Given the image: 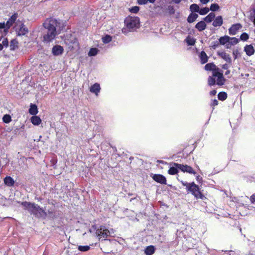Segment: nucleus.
Returning a JSON list of instances; mask_svg holds the SVG:
<instances>
[{
	"label": "nucleus",
	"instance_id": "59",
	"mask_svg": "<svg viewBox=\"0 0 255 255\" xmlns=\"http://www.w3.org/2000/svg\"><path fill=\"white\" fill-rule=\"evenodd\" d=\"M194 253L196 254V255H202V254H200L199 252H198V254L196 253V251H194Z\"/></svg>",
	"mask_w": 255,
	"mask_h": 255
},
{
	"label": "nucleus",
	"instance_id": "17",
	"mask_svg": "<svg viewBox=\"0 0 255 255\" xmlns=\"http://www.w3.org/2000/svg\"><path fill=\"white\" fill-rule=\"evenodd\" d=\"M17 17L16 14H14L11 16V17L6 21L7 24V29H9L12 24L15 22Z\"/></svg>",
	"mask_w": 255,
	"mask_h": 255
},
{
	"label": "nucleus",
	"instance_id": "3",
	"mask_svg": "<svg viewBox=\"0 0 255 255\" xmlns=\"http://www.w3.org/2000/svg\"><path fill=\"white\" fill-rule=\"evenodd\" d=\"M125 23L126 28L122 29V32L126 34L128 32L136 30L139 27V19L137 17L128 16L125 18Z\"/></svg>",
	"mask_w": 255,
	"mask_h": 255
},
{
	"label": "nucleus",
	"instance_id": "39",
	"mask_svg": "<svg viewBox=\"0 0 255 255\" xmlns=\"http://www.w3.org/2000/svg\"><path fill=\"white\" fill-rule=\"evenodd\" d=\"M139 10V7L137 6H132L129 9V10L130 12L133 13H136L138 12Z\"/></svg>",
	"mask_w": 255,
	"mask_h": 255
},
{
	"label": "nucleus",
	"instance_id": "43",
	"mask_svg": "<svg viewBox=\"0 0 255 255\" xmlns=\"http://www.w3.org/2000/svg\"><path fill=\"white\" fill-rule=\"evenodd\" d=\"M185 41L188 46H191V36L190 35L187 36Z\"/></svg>",
	"mask_w": 255,
	"mask_h": 255
},
{
	"label": "nucleus",
	"instance_id": "19",
	"mask_svg": "<svg viewBox=\"0 0 255 255\" xmlns=\"http://www.w3.org/2000/svg\"><path fill=\"white\" fill-rule=\"evenodd\" d=\"M38 108L35 104H30L29 113L31 115H36L38 113Z\"/></svg>",
	"mask_w": 255,
	"mask_h": 255
},
{
	"label": "nucleus",
	"instance_id": "47",
	"mask_svg": "<svg viewBox=\"0 0 255 255\" xmlns=\"http://www.w3.org/2000/svg\"><path fill=\"white\" fill-rule=\"evenodd\" d=\"M148 0H137V3L139 5L145 4L147 3Z\"/></svg>",
	"mask_w": 255,
	"mask_h": 255
},
{
	"label": "nucleus",
	"instance_id": "46",
	"mask_svg": "<svg viewBox=\"0 0 255 255\" xmlns=\"http://www.w3.org/2000/svg\"><path fill=\"white\" fill-rule=\"evenodd\" d=\"M168 9L170 14L174 13L175 10H174V7L173 6H171V5L168 6Z\"/></svg>",
	"mask_w": 255,
	"mask_h": 255
},
{
	"label": "nucleus",
	"instance_id": "23",
	"mask_svg": "<svg viewBox=\"0 0 255 255\" xmlns=\"http://www.w3.org/2000/svg\"><path fill=\"white\" fill-rule=\"evenodd\" d=\"M230 39V37L227 35H225L224 36L221 37L219 38V42L220 44L221 45H227L229 43V40Z\"/></svg>",
	"mask_w": 255,
	"mask_h": 255
},
{
	"label": "nucleus",
	"instance_id": "25",
	"mask_svg": "<svg viewBox=\"0 0 255 255\" xmlns=\"http://www.w3.org/2000/svg\"><path fill=\"white\" fill-rule=\"evenodd\" d=\"M239 42V39L236 37H230L229 43L226 45L227 48L230 47L231 45H234L237 44Z\"/></svg>",
	"mask_w": 255,
	"mask_h": 255
},
{
	"label": "nucleus",
	"instance_id": "7",
	"mask_svg": "<svg viewBox=\"0 0 255 255\" xmlns=\"http://www.w3.org/2000/svg\"><path fill=\"white\" fill-rule=\"evenodd\" d=\"M151 177L157 183L161 184H166V179L165 177L160 174H152Z\"/></svg>",
	"mask_w": 255,
	"mask_h": 255
},
{
	"label": "nucleus",
	"instance_id": "29",
	"mask_svg": "<svg viewBox=\"0 0 255 255\" xmlns=\"http://www.w3.org/2000/svg\"><path fill=\"white\" fill-rule=\"evenodd\" d=\"M99 51V50L96 48H91L89 52L88 55L89 56H96Z\"/></svg>",
	"mask_w": 255,
	"mask_h": 255
},
{
	"label": "nucleus",
	"instance_id": "33",
	"mask_svg": "<svg viewBox=\"0 0 255 255\" xmlns=\"http://www.w3.org/2000/svg\"><path fill=\"white\" fill-rule=\"evenodd\" d=\"M215 77L209 76L208 79V84L209 86H212L216 84Z\"/></svg>",
	"mask_w": 255,
	"mask_h": 255
},
{
	"label": "nucleus",
	"instance_id": "2",
	"mask_svg": "<svg viewBox=\"0 0 255 255\" xmlns=\"http://www.w3.org/2000/svg\"><path fill=\"white\" fill-rule=\"evenodd\" d=\"M23 207V209L27 210L31 215L38 218H45L47 216L46 212L39 205L34 203L24 201L18 202Z\"/></svg>",
	"mask_w": 255,
	"mask_h": 255
},
{
	"label": "nucleus",
	"instance_id": "38",
	"mask_svg": "<svg viewBox=\"0 0 255 255\" xmlns=\"http://www.w3.org/2000/svg\"><path fill=\"white\" fill-rule=\"evenodd\" d=\"M249 36L246 32H244L241 35L240 39L242 41H247L249 39Z\"/></svg>",
	"mask_w": 255,
	"mask_h": 255
},
{
	"label": "nucleus",
	"instance_id": "58",
	"mask_svg": "<svg viewBox=\"0 0 255 255\" xmlns=\"http://www.w3.org/2000/svg\"><path fill=\"white\" fill-rule=\"evenodd\" d=\"M3 48V46L0 43V51H1Z\"/></svg>",
	"mask_w": 255,
	"mask_h": 255
},
{
	"label": "nucleus",
	"instance_id": "53",
	"mask_svg": "<svg viewBox=\"0 0 255 255\" xmlns=\"http://www.w3.org/2000/svg\"><path fill=\"white\" fill-rule=\"evenodd\" d=\"M187 21L191 23V12L189 14L188 18H187Z\"/></svg>",
	"mask_w": 255,
	"mask_h": 255
},
{
	"label": "nucleus",
	"instance_id": "27",
	"mask_svg": "<svg viewBox=\"0 0 255 255\" xmlns=\"http://www.w3.org/2000/svg\"><path fill=\"white\" fill-rule=\"evenodd\" d=\"M18 42L15 39H12L10 42V49L11 50H14L18 48Z\"/></svg>",
	"mask_w": 255,
	"mask_h": 255
},
{
	"label": "nucleus",
	"instance_id": "62",
	"mask_svg": "<svg viewBox=\"0 0 255 255\" xmlns=\"http://www.w3.org/2000/svg\"><path fill=\"white\" fill-rule=\"evenodd\" d=\"M195 42V40H193V39H192V45H194V44Z\"/></svg>",
	"mask_w": 255,
	"mask_h": 255
},
{
	"label": "nucleus",
	"instance_id": "54",
	"mask_svg": "<svg viewBox=\"0 0 255 255\" xmlns=\"http://www.w3.org/2000/svg\"><path fill=\"white\" fill-rule=\"evenodd\" d=\"M222 68L224 69L227 70L229 68V66L227 64H225L222 66Z\"/></svg>",
	"mask_w": 255,
	"mask_h": 255
},
{
	"label": "nucleus",
	"instance_id": "34",
	"mask_svg": "<svg viewBox=\"0 0 255 255\" xmlns=\"http://www.w3.org/2000/svg\"><path fill=\"white\" fill-rule=\"evenodd\" d=\"M90 249L89 246H78V249L80 252H87L89 251Z\"/></svg>",
	"mask_w": 255,
	"mask_h": 255
},
{
	"label": "nucleus",
	"instance_id": "41",
	"mask_svg": "<svg viewBox=\"0 0 255 255\" xmlns=\"http://www.w3.org/2000/svg\"><path fill=\"white\" fill-rule=\"evenodd\" d=\"M220 44V43L219 41V42L217 41H213L212 42L211 46L212 48L215 49L217 47H218L219 46Z\"/></svg>",
	"mask_w": 255,
	"mask_h": 255
},
{
	"label": "nucleus",
	"instance_id": "10",
	"mask_svg": "<svg viewBox=\"0 0 255 255\" xmlns=\"http://www.w3.org/2000/svg\"><path fill=\"white\" fill-rule=\"evenodd\" d=\"M217 55L225 60L227 62L231 63L232 62V59L229 54L225 51H218Z\"/></svg>",
	"mask_w": 255,
	"mask_h": 255
},
{
	"label": "nucleus",
	"instance_id": "36",
	"mask_svg": "<svg viewBox=\"0 0 255 255\" xmlns=\"http://www.w3.org/2000/svg\"><path fill=\"white\" fill-rule=\"evenodd\" d=\"M219 6L217 3H213L211 5L210 10H211L212 11H216L219 9Z\"/></svg>",
	"mask_w": 255,
	"mask_h": 255
},
{
	"label": "nucleus",
	"instance_id": "22",
	"mask_svg": "<svg viewBox=\"0 0 255 255\" xmlns=\"http://www.w3.org/2000/svg\"><path fill=\"white\" fill-rule=\"evenodd\" d=\"M155 248L153 246H149L144 249V254L146 255H152L155 252Z\"/></svg>",
	"mask_w": 255,
	"mask_h": 255
},
{
	"label": "nucleus",
	"instance_id": "16",
	"mask_svg": "<svg viewBox=\"0 0 255 255\" xmlns=\"http://www.w3.org/2000/svg\"><path fill=\"white\" fill-rule=\"evenodd\" d=\"M28 32L27 28L23 23H22L17 31L18 36H22L25 35Z\"/></svg>",
	"mask_w": 255,
	"mask_h": 255
},
{
	"label": "nucleus",
	"instance_id": "9",
	"mask_svg": "<svg viewBox=\"0 0 255 255\" xmlns=\"http://www.w3.org/2000/svg\"><path fill=\"white\" fill-rule=\"evenodd\" d=\"M64 49L62 46L59 45L54 46L52 49V53L54 56H59L63 53Z\"/></svg>",
	"mask_w": 255,
	"mask_h": 255
},
{
	"label": "nucleus",
	"instance_id": "42",
	"mask_svg": "<svg viewBox=\"0 0 255 255\" xmlns=\"http://www.w3.org/2000/svg\"><path fill=\"white\" fill-rule=\"evenodd\" d=\"M200 10L199 6L197 4H192V11L199 12Z\"/></svg>",
	"mask_w": 255,
	"mask_h": 255
},
{
	"label": "nucleus",
	"instance_id": "8",
	"mask_svg": "<svg viewBox=\"0 0 255 255\" xmlns=\"http://www.w3.org/2000/svg\"><path fill=\"white\" fill-rule=\"evenodd\" d=\"M242 27L240 23L233 24L229 29V33L230 35H234L237 34L238 31Z\"/></svg>",
	"mask_w": 255,
	"mask_h": 255
},
{
	"label": "nucleus",
	"instance_id": "51",
	"mask_svg": "<svg viewBox=\"0 0 255 255\" xmlns=\"http://www.w3.org/2000/svg\"><path fill=\"white\" fill-rule=\"evenodd\" d=\"M251 201L252 203L255 202V194H253L251 197Z\"/></svg>",
	"mask_w": 255,
	"mask_h": 255
},
{
	"label": "nucleus",
	"instance_id": "28",
	"mask_svg": "<svg viewBox=\"0 0 255 255\" xmlns=\"http://www.w3.org/2000/svg\"><path fill=\"white\" fill-rule=\"evenodd\" d=\"M215 17V14L213 12H211L205 17L204 20L207 22H210L214 19Z\"/></svg>",
	"mask_w": 255,
	"mask_h": 255
},
{
	"label": "nucleus",
	"instance_id": "57",
	"mask_svg": "<svg viewBox=\"0 0 255 255\" xmlns=\"http://www.w3.org/2000/svg\"><path fill=\"white\" fill-rule=\"evenodd\" d=\"M155 0H148V2L153 3L155 2Z\"/></svg>",
	"mask_w": 255,
	"mask_h": 255
},
{
	"label": "nucleus",
	"instance_id": "63",
	"mask_svg": "<svg viewBox=\"0 0 255 255\" xmlns=\"http://www.w3.org/2000/svg\"><path fill=\"white\" fill-rule=\"evenodd\" d=\"M253 22H254V24H255V17L253 20Z\"/></svg>",
	"mask_w": 255,
	"mask_h": 255
},
{
	"label": "nucleus",
	"instance_id": "35",
	"mask_svg": "<svg viewBox=\"0 0 255 255\" xmlns=\"http://www.w3.org/2000/svg\"><path fill=\"white\" fill-rule=\"evenodd\" d=\"M183 185L186 186V190L188 191V192H191V183H188L186 181L182 182Z\"/></svg>",
	"mask_w": 255,
	"mask_h": 255
},
{
	"label": "nucleus",
	"instance_id": "13",
	"mask_svg": "<svg viewBox=\"0 0 255 255\" xmlns=\"http://www.w3.org/2000/svg\"><path fill=\"white\" fill-rule=\"evenodd\" d=\"M244 51L248 56H251L255 53V50L253 45L250 44L246 45L245 46Z\"/></svg>",
	"mask_w": 255,
	"mask_h": 255
},
{
	"label": "nucleus",
	"instance_id": "21",
	"mask_svg": "<svg viewBox=\"0 0 255 255\" xmlns=\"http://www.w3.org/2000/svg\"><path fill=\"white\" fill-rule=\"evenodd\" d=\"M199 58L200 59L201 63L202 64L207 63L208 60V57L207 56L206 53L203 51L200 53L199 55Z\"/></svg>",
	"mask_w": 255,
	"mask_h": 255
},
{
	"label": "nucleus",
	"instance_id": "50",
	"mask_svg": "<svg viewBox=\"0 0 255 255\" xmlns=\"http://www.w3.org/2000/svg\"><path fill=\"white\" fill-rule=\"evenodd\" d=\"M198 17V14L192 13V21H194Z\"/></svg>",
	"mask_w": 255,
	"mask_h": 255
},
{
	"label": "nucleus",
	"instance_id": "55",
	"mask_svg": "<svg viewBox=\"0 0 255 255\" xmlns=\"http://www.w3.org/2000/svg\"><path fill=\"white\" fill-rule=\"evenodd\" d=\"M209 0H200V2L202 4H206V3H207L209 1Z\"/></svg>",
	"mask_w": 255,
	"mask_h": 255
},
{
	"label": "nucleus",
	"instance_id": "31",
	"mask_svg": "<svg viewBox=\"0 0 255 255\" xmlns=\"http://www.w3.org/2000/svg\"><path fill=\"white\" fill-rule=\"evenodd\" d=\"M218 98L219 100L224 101L227 98V94L224 92H220L218 95Z\"/></svg>",
	"mask_w": 255,
	"mask_h": 255
},
{
	"label": "nucleus",
	"instance_id": "6",
	"mask_svg": "<svg viewBox=\"0 0 255 255\" xmlns=\"http://www.w3.org/2000/svg\"><path fill=\"white\" fill-rule=\"evenodd\" d=\"M192 194L194 195L197 199H204L205 198L198 185H196L193 182H192Z\"/></svg>",
	"mask_w": 255,
	"mask_h": 255
},
{
	"label": "nucleus",
	"instance_id": "14",
	"mask_svg": "<svg viewBox=\"0 0 255 255\" xmlns=\"http://www.w3.org/2000/svg\"><path fill=\"white\" fill-rule=\"evenodd\" d=\"M4 183L5 185L8 187L13 186L15 181L14 179L9 176H6L3 179Z\"/></svg>",
	"mask_w": 255,
	"mask_h": 255
},
{
	"label": "nucleus",
	"instance_id": "26",
	"mask_svg": "<svg viewBox=\"0 0 255 255\" xmlns=\"http://www.w3.org/2000/svg\"><path fill=\"white\" fill-rule=\"evenodd\" d=\"M206 24L204 21H201L197 23L195 27L199 31H202L206 28Z\"/></svg>",
	"mask_w": 255,
	"mask_h": 255
},
{
	"label": "nucleus",
	"instance_id": "44",
	"mask_svg": "<svg viewBox=\"0 0 255 255\" xmlns=\"http://www.w3.org/2000/svg\"><path fill=\"white\" fill-rule=\"evenodd\" d=\"M11 2L14 3H19L23 4L24 3V0H11Z\"/></svg>",
	"mask_w": 255,
	"mask_h": 255
},
{
	"label": "nucleus",
	"instance_id": "15",
	"mask_svg": "<svg viewBox=\"0 0 255 255\" xmlns=\"http://www.w3.org/2000/svg\"><path fill=\"white\" fill-rule=\"evenodd\" d=\"M176 166H178V170H181L184 172H187L189 173H191V167L187 165H184L183 164L177 163L175 164Z\"/></svg>",
	"mask_w": 255,
	"mask_h": 255
},
{
	"label": "nucleus",
	"instance_id": "20",
	"mask_svg": "<svg viewBox=\"0 0 255 255\" xmlns=\"http://www.w3.org/2000/svg\"><path fill=\"white\" fill-rule=\"evenodd\" d=\"M30 121L32 124L35 126H38L41 123V119L38 116H36L35 115H33L30 118Z\"/></svg>",
	"mask_w": 255,
	"mask_h": 255
},
{
	"label": "nucleus",
	"instance_id": "45",
	"mask_svg": "<svg viewBox=\"0 0 255 255\" xmlns=\"http://www.w3.org/2000/svg\"><path fill=\"white\" fill-rule=\"evenodd\" d=\"M2 45L4 47H7L8 45V41L7 38H4L2 42Z\"/></svg>",
	"mask_w": 255,
	"mask_h": 255
},
{
	"label": "nucleus",
	"instance_id": "24",
	"mask_svg": "<svg viewBox=\"0 0 255 255\" xmlns=\"http://www.w3.org/2000/svg\"><path fill=\"white\" fill-rule=\"evenodd\" d=\"M217 68H216V65L213 63H208L205 66V70L212 71V72Z\"/></svg>",
	"mask_w": 255,
	"mask_h": 255
},
{
	"label": "nucleus",
	"instance_id": "11",
	"mask_svg": "<svg viewBox=\"0 0 255 255\" xmlns=\"http://www.w3.org/2000/svg\"><path fill=\"white\" fill-rule=\"evenodd\" d=\"M175 164H177V163H172L170 164V168L168 170V173L170 175H175L179 172L178 166H176Z\"/></svg>",
	"mask_w": 255,
	"mask_h": 255
},
{
	"label": "nucleus",
	"instance_id": "60",
	"mask_svg": "<svg viewBox=\"0 0 255 255\" xmlns=\"http://www.w3.org/2000/svg\"><path fill=\"white\" fill-rule=\"evenodd\" d=\"M157 162H158V163H162V164L164 163V161H163V160H158V161H157Z\"/></svg>",
	"mask_w": 255,
	"mask_h": 255
},
{
	"label": "nucleus",
	"instance_id": "18",
	"mask_svg": "<svg viewBox=\"0 0 255 255\" xmlns=\"http://www.w3.org/2000/svg\"><path fill=\"white\" fill-rule=\"evenodd\" d=\"M223 18L222 16L216 17L213 22V25L215 27L220 26L223 24Z\"/></svg>",
	"mask_w": 255,
	"mask_h": 255
},
{
	"label": "nucleus",
	"instance_id": "56",
	"mask_svg": "<svg viewBox=\"0 0 255 255\" xmlns=\"http://www.w3.org/2000/svg\"><path fill=\"white\" fill-rule=\"evenodd\" d=\"M173 2H174L175 3L178 4L180 3L181 1V0H172Z\"/></svg>",
	"mask_w": 255,
	"mask_h": 255
},
{
	"label": "nucleus",
	"instance_id": "4",
	"mask_svg": "<svg viewBox=\"0 0 255 255\" xmlns=\"http://www.w3.org/2000/svg\"><path fill=\"white\" fill-rule=\"evenodd\" d=\"M94 230H96V234L97 237L99 238V240H106L108 236H110L113 233V229L111 230H108L105 226H100L97 229H96V225L93 226Z\"/></svg>",
	"mask_w": 255,
	"mask_h": 255
},
{
	"label": "nucleus",
	"instance_id": "1",
	"mask_svg": "<svg viewBox=\"0 0 255 255\" xmlns=\"http://www.w3.org/2000/svg\"><path fill=\"white\" fill-rule=\"evenodd\" d=\"M43 26L47 30L46 34L43 36V40L48 43L52 41L56 35L60 32L63 27V24L60 20L50 18L44 22Z\"/></svg>",
	"mask_w": 255,
	"mask_h": 255
},
{
	"label": "nucleus",
	"instance_id": "5",
	"mask_svg": "<svg viewBox=\"0 0 255 255\" xmlns=\"http://www.w3.org/2000/svg\"><path fill=\"white\" fill-rule=\"evenodd\" d=\"M213 76L217 78V84L219 86H222L225 82V79L222 73L220 72V69L217 68L213 72Z\"/></svg>",
	"mask_w": 255,
	"mask_h": 255
},
{
	"label": "nucleus",
	"instance_id": "61",
	"mask_svg": "<svg viewBox=\"0 0 255 255\" xmlns=\"http://www.w3.org/2000/svg\"><path fill=\"white\" fill-rule=\"evenodd\" d=\"M230 70H227V71L226 72L225 74H226V75H228V74H230Z\"/></svg>",
	"mask_w": 255,
	"mask_h": 255
},
{
	"label": "nucleus",
	"instance_id": "49",
	"mask_svg": "<svg viewBox=\"0 0 255 255\" xmlns=\"http://www.w3.org/2000/svg\"><path fill=\"white\" fill-rule=\"evenodd\" d=\"M218 101L216 99H215L213 101L211 105L212 106H216L218 105Z\"/></svg>",
	"mask_w": 255,
	"mask_h": 255
},
{
	"label": "nucleus",
	"instance_id": "52",
	"mask_svg": "<svg viewBox=\"0 0 255 255\" xmlns=\"http://www.w3.org/2000/svg\"><path fill=\"white\" fill-rule=\"evenodd\" d=\"M217 93V91L216 90H213L212 91H211L210 92V95L211 96H215Z\"/></svg>",
	"mask_w": 255,
	"mask_h": 255
},
{
	"label": "nucleus",
	"instance_id": "40",
	"mask_svg": "<svg viewBox=\"0 0 255 255\" xmlns=\"http://www.w3.org/2000/svg\"><path fill=\"white\" fill-rule=\"evenodd\" d=\"M7 24L4 22H0V29H3L4 32H7L8 29H7Z\"/></svg>",
	"mask_w": 255,
	"mask_h": 255
},
{
	"label": "nucleus",
	"instance_id": "12",
	"mask_svg": "<svg viewBox=\"0 0 255 255\" xmlns=\"http://www.w3.org/2000/svg\"><path fill=\"white\" fill-rule=\"evenodd\" d=\"M101 90L100 85L99 83H95L93 85L91 86L90 88V91L94 93L96 95V96H98L99 93H100Z\"/></svg>",
	"mask_w": 255,
	"mask_h": 255
},
{
	"label": "nucleus",
	"instance_id": "32",
	"mask_svg": "<svg viewBox=\"0 0 255 255\" xmlns=\"http://www.w3.org/2000/svg\"><path fill=\"white\" fill-rule=\"evenodd\" d=\"M11 121V116L9 115L5 114L3 116L2 121L6 124L9 123Z\"/></svg>",
	"mask_w": 255,
	"mask_h": 255
},
{
	"label": "nucleus",
	"instance_id": "48",
	"mask_svg": "<svg viewBox=\"0 0 255 255\" xmlns=\"http://www.w3.org/2000/svg\"><path fill=\"white\" fill-rule=\"evenodd\" d=\"M196 180L199 183H201L202 181V177L199 175H197Z\"/></svg>",
	"mask_w": 255,
	"mask_h": 255
},
{
	"label": "nucleus",
	"instance_id": "30",
	"mask_svg": "<svg viewBox=\"0 0 255 255\" xmlns=\"http://www.w3.org/2000/svg\"><path fill=\"white\" fill-rule=\"evenodd\" d=\"M102 39L104 43L107 44L112 41V37L110 35L107 34L104 37H103Z\"/></svg>",
	"mask_w": 255,
	"mask_h": 255
},
{
	"label": "nucleus",
	"instance_id": "64",
	"mask_svg": "<svg viewBox=\"0 0 255 255\" xmlns=\"http://www.w3.org/2000/svg\"><path fill=\"white\" fill-rule=\"evenodd\" d=\"M192 174H193L194 175L196 174L195 172L193 170H192Z\"/></svg>",
	"mask_w": 255,
	"mask_h": 255
},
{
	"label": "nucleus",
	"instance_id": "37",
	"mask_svg": "<svg viewBox=\"0 0 255 255\" xmlns=\"http://www.w3.org/2000/svg\"><path fill=\"white\" fill-rule=\"evenodd\" d=\"M210 9L208 7H204L202 8H200V10L199 11V13L201 15H205L207 14L209 11Z\"/></svg>",
	"mask_w": 255,
	"mask_h": 255
}]
</instances>
